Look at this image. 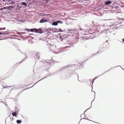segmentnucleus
Segmentation results:
<instances>
[{
    "mask_svg": "<svg viewBox=\"0 0 124 124\" xmlns=\"http://www.w3.org/2000/svg\"><path fill=\"white\" fill-rule=\"evenodd\" d=\"M50 31H53L54 30V28H50Z\"/></svg>",
    "mask_w": 124,
    "mask_h": 124,
    "instance_id": "obj_48",
    "label": "nucleus"
},
{
    "mask_svg": "<svg viewBox=\"0 0 124 124\" xmlns=\"http://www.w3.org/2000/svg\"><path fill=\"white\" fill-rule=\"evenodd\" d=\"M103 73L102 74H101V75H99V76H98V77H99V76H101V75H103V74L104 73Z\"/></svg>",
    "mask_w": 124,
    "mask_h": 124,
    "instance_id": "obj_54",
    "label": "nucleus"
},
{
    "mask_svg": "<svg viewBox=\"0 0 124 124\" xmlns=\"http://www.w3.org/2000/svg\"><path fill=\"white\" fill-rule=\"evenodd\" d=\"M15 112L16 113L18 114V113L19 112V109L16 107H15Z\"/></svg>",
    "mask_w": 124,
    "mask_h": 124,
    "instance_id": "obj_26",
    "label": "nucleus"
},
{
    "mask_svg": "<svg viewBox=\"0 0 124 124\" xmlns=\"http://www.w3.org/2000/svg\"><path fill=\"white\" fill-rule=\"evenodd\" d=\"M54 29L56 31H58V30L57 28H55Z\"/></svg>",
    "mask_w": 124,
    "mask_h": 124,
    "instance_id": "obj_52",
    "label": "nucleus"
},
{
    "mask_svg": "<svg viewBox=\"0 0 124 124\" xmlns=\"http://www.w3.org/2000/svg\"><path fill=\"white\" fill-rule=\"evenodd\" d=\"M30 31L32 32H35L36 33V30L35 29V28L34 29H30Z\"/></svg>",
    "mask_w": 124,
    "mask_h": 124,
    "instance_id": "obj_20",
    "label": "nucleus"
},
{
    "mask_svg": "<svg viewBox=\"0 0 124 124\" xmlns=\"http://www.w3.org/2000/svg\"><path fill=\"white\" fill-rule=\"evenodd\" d=\"M31 37L32 39H33L34 38V37Z\"/></svg>",
    "mask_w": 124,
    "mask_h": 124,
    "instance_id": "obj_57",
    "label": "nucleus"
},
{
    "mask_svg": "<svg viewBox=\"0 0 124 124\" xmlns=\"http://www.w3.org/2000/svg\"><path fill=\"white\" fill-rule=\"evenodd\" d=\"M61 35L64 39L69 36L68 34H62Z\"/></svg>",
    "mask_w": 124,
    "mask_h": 124,
    "instance_id": "obj_11",
    "label": "nucleus"
},
{
    "mask_svg": "<svg viewBox=\"0 0 124 124\" xmlns=\"http://www.w3.org/2000/svg\"><path fill=\"white\" fill-rule=\"evenodd\" d=\"M11 121V117H10V116L9 115L8 116L6 119L5 120V124H6V123L8 122V123H9Z\"/></svg>",
    "mask_w": 124,
    "mask_h": 124,
    "instance_id": "obj_6",
    "label": "nucleus"
},
{
    "mask_svg": "<svg viewBox=\"0 0 124 124\" xmlns=\"http://www.w3.org/2000/svg\"><path fill=\"white\" fill-rule=\"evenodd\" d=\"M91 26H92L93 28L94 29L95 31V32H93L92 33L93 35H94L96 34H95L96 32L97 33H98L99 30L100 29V27L99 25H95L94 24L93 22H92L91 24H86L85 25V26L86 28H89Z\"/></svg>",
    "mask_w": 124,
    "mask_h": 124,
    "instance_id": "obj_2",
    "label": "nucleus"
},
{
    "mask_svg": "<svg viewBox=\"0 0 124 124\" xmlns=\"http://www.w3.org/2000/svg\"><path fill=\"white\" fill-rule=\"evenodd\" d=\"M50 28H47L46 29V30H45L47 31H50Z\"/></svg>",
    "mask_w": 124,
    "mask_h": 124,
    "instance_id": "obj_38",
    "label": "nucleus"
},
{
    "mask_svg": "<svg viewBox=\"0 0 124 124\" xmlns=\"http://www.w3.org/2000/svg\"><path fill=\"white\" fill-rule=\"evenodd\" d=\"M48 77V76H46V77H44V78H43L41 79L40 80H39V81H38L36 83H35L33 85V86L35 85V84H37L38 82H39L40 81L42 80L45 79V78H47Z\"/></svg>",
    "mask_w": 124,
    "mask_h": 124,
    "instance_id": "obj_15",
    "label": "nucleus"
},
{
    "mask_svg": "<svg viewBox=\"0 0 124 124\" xmlns=\"http://www.w3.org/2000/svg\"><path fill=\"white\" fill-rule=\"evenodd\" d=\"M33 87V86L30 87H29V88H27L26 89H23V90H22L21 91H20V92L18 93V94H19V95L21 93H22L25 90H26L27 89H29L30 88H32V87Z\"/></svg>",
    "mask_w": 124,
    "mask_h": 124,
    "instance_id": "obj_12",
    "label": "nucleus"
},
{
    "mask_svg": "<svg viewBox=\"0 0 124 124\" xmlns=\"http://www.w3.org/2000/svg\"><path fill=\"white\" fill-rule=\"evenodd\" d=\"M62 32V29L61 28H60L58 30V31H53V32L54 33V32Z\"/></svg>",
    "mask_w": 124,
    "mask_h": 124,
    "instance_id": "obj_31",
    "label": "nucleus"
},
{
    "mask_svg": "<svg viewBox=\"0 0 124 124\" xmlns=\"http://www.w3.org/2000/svg\"><path fill=\"white\" fill-rule=\"evenodd\" d=\"M30 29H29L28 28H26L25 29V31H26L28 32H29L30 31Z\"/></svg>",
    "mask_w": 124,
    "mask_h": 124,
    "instance_id": "obj_39",
    "label": "nucleus"
},
{
    "mask_svg": "<svg viewBox=\"0 0 124 124\" xmlns=\"http://www.w3.org/2000/svg\"><path fill=\"white\" fill-rule=\"evenodd\" d=\"M98 77H96L94 78L92 81H91V83L92 84V85H93V83L94 82V80H95L96 78H97Z\"/></svg>",
    "mask_w": 124,
    "mask_h": 124,
    "instance_id": "obj_28",
    "label": "nucleus"
},
{
    "mask_svg": "<svg viewBox=\"0 0 124 124\" xmlns=\"http://www.w3.org/2000/svg\"><path fill=\"white\" fill-rule=\"evenodd\" d=\"M18 22H23V21L20 20L19 19H18Z\"/></svg>",
    "mask_w": 124,
    "mask_h": 124,
    "instance_id": "obj_50",
    "label": "nucleus"
},
{
    "mask_svg": "<svg viewBox=\"0 0 124 124\" xmlns=\"http://www.w3.org/2000/svg\"><path fill=\"white\" fill-rule=\"evenodd\" d=\"M58 24V23L57 21H56L53 22L52 24V25L54 26H57Z\"/></svg>",
    "mask_w": 124,
    "mask_h": 124,
    "instance_id": "obj_16",
    "label": "nucleus"
},
{
    "mask_svg": "<svg viewBox=\"0 0 124 124\" xmlns=\"http://www.w3.org/2000/svg\"><path fill=\"white\" fill-rule=\"evenodd\" d=\"M45 30H46V28H43V31H42V33H47V31H46Z\"/></svg>",
    "mask_w": 124,
    "mask_h": 124,
    "instance_id": "obj_29",
    "label": "nucleus"
},
{
    "mask_svg": "<svg viewBox=\"0 0 124 124\" xmlns=\"http://www.w3.org/2000/svg\"><path fill=\"white\" fill-rule=\"evenodd\" d=\"M94 100V99L93 100V101H91V107L90 108H89L87 109L84 112L83 114H85V113L86 111L87 110H88L89 109H90V108H91L92 107V102Z\"/></svg>",
    "mask_w": 124,
    "mask_h": 124,
    "instance_id": "obj_33",
    "label": "nucleus"
},
{
    "mask_svg": "<svg viewBox=\"0 0 124 124\" xmlns=\"http://www.w3.org/2000/svg\"><path fill=\"white\" fill-rule=\"evenodd\" d=\"M45 0L47 2H48L49 0Z\"/></svg>",
    "mask_w": 124,
    "mask_h": 124,
    "instance_id": "obj_61",
    "label": "nucleus"
},
{
    "mask_svg": "<svg viewBox=\"0 0 124 124\" xmlns=\"http://www.w3.org/2000/svg\"><path fill=\"white\" fill-rule=\"evenodd\" d=\"M8 6V10H11V9H13L12 8H15V7L14 5H13L12 6Z\"/></svg>",
    "mask_w": 124,
    "mask_h": 124,
    "instance_id": "obj_10",
    "label": "nucleus"
},
{
    "mask_svg": "<svg viewBox=\"0 0 124 124\" xmlns=\"http://www.w3.org/2000/svg\"><path fill=\"white\" fill-rule=\"evenodd\" d=\"M58 23H59L60 24H62L63 23V22L62 21H57Z\"/></svg>",
    "mask_w": 124,
    "mask_h": 124,
    "instance_id": "obj_40",
    "label": "nucleus"
},
{
    "mask_svg": "<svg viewBox=\"0 0 124 124\" xmlns=\"http://www.w3.org/2000/svg\"><path fill=\"white\" fill-rule=\"evenodd\" d=\"M112 2L111 1L109 0L105 1L104 2V4L106 5H109Z\"/></svg>",
    "mask_w": 124,
    "mask_h": 124,
    "instance_id": "obj_8",
    "label": "nucleus"
},
{
    "mask_svg": "<svg viewBox=\"0 0 124 124\" xmlns=\"http://www.w3.org/2000/svg\"><path fill=\"white\" fill-rule=\"evenodd\" d=\"M15 36H16L15 35H11V36L13 37H15Z\"/></svg>",
    "mask_w": 124,
    "mask_h": 124,
    "instance_id": "obj_58",
    "label": "nucleus"
},
{
    "mask_svg": "<svg viewBox=\"0 0 124 124\" xmlns=\"http://www.w3.org/2000/svg\"><path fill=\"white\" fill-rule=\"evenodd\" d=\"M3 2H6V0H3Z\"/></svg>",
    "mask_w": 124,
    "mask_h": 124,
    "instance_id": "obj_64",
    "label": "nucleus"
},
{
    "mask_svg": "<svg viewBox=\"0 0 124 124\" xmlns=\"http://www.w3.org/2000/svg\"><path fill=\"white\" fill-rule=\"evenodd\" d=\"M67 47L70 48V46H66L64 47H61L60 48V50H64V49H66V48H67Z\"/></svg>",
    "mask_w": 124,
    "mask_h": 124,
    "instance_id": "obj_21",
    "label": "nucleus"
},
{
    "mask_svg": "<svg viewBox=\"0 0 124 124\" xmlns=\"http://www.w3.org/2000/svg\"><path fill=\"white\" fill-rule=\"evenodd\" d=\"M83 119H87L88 120H89V121H91V120H90L89 119H88V118H87V117H86V118H85V117H84L83 118ZM93 121L94 122H95V123H98V124H99V123H98L97 122H95L94 121Z\"/></svg>",
    "mask_w": 124,
    "mask_h": 124,
    "instance_id": "obj_36",
    "label": "nucleus"
},
{
    "mask_svg": "<svg viewBox=\"0 0 124 124\" xmlns=\"http://www.w3.org/2000/svg\"><path fill=\"white\" fill-rule=\"evenodd\" d=\"M58 72V71H56L54 72H53V73H52L51 74H49L48 75V77L50 76H51L53 75H55V73H57Z\"/></svg>",
    "mask_w": 124,
    "mask_h": 124,
    "instance_id": "obj_27",
    "label": "nucleus"
},
{
    "mask_svg": "<svg viewBox=\"0 0 124 124\" xmlns=\"http://www.w3.org/2000/svg\"><path fill=\"white\" fill-rule=\"evenodd\" d=\"M1 28L3 30H5L6 29V28L5 27Z\"/></svg>",
    "mask_w": 124,
    "mask_h": 124,
    "instance_id": "obj_56",
    "label": "nucleus"
},
{
    "mask_svg": "<svg viewBox=\"0 0 124 124\" xmlns=\"http://www.w3.org/2000/svg\"><path fill=\"white\" fill-rule=\"evenodd\" d=\"M50 31H47V33H46L45 34H45H48V33H51V32H50Z\"/></svg>",
    "mask_w": 124,
    "mask_h": 124,
    "instance_id": "obj_47",
    "label": "nucleus"
},
{
    "mask_svg": "<svg viewBox=\"0 0 124 124\" xmlns=\"http://www.w3.org/2000/svg\"><path fill=\"white\" fill-rule=\"evenodd\" d=\"M12 115L13 116H15L16 117H17V116L18 114L16 113V112H12Z\"/></svg>",
    "mask_w": 124,
    "mask_h": 124,
    "instance_id": "obj_19",
    "label": "nucleus"
},
{
    "mask_svg": "<svg viewBox=\"0 0 124 124\" xmlns=\"http://www.w3.org/2000/svg\"><path fill=\"white\" fill-rule=\"evenodd\" d=\"M80 64V66H83V65L82 64V63L81 64Z\"/></svg>",
    "mask_w": 124,
    "mask_h": 124,
    "instance_id": "obj_63",
    "label": "nucleus"
},
{
    "mask_svg": "<svg viewBox=\"0 0 124 124\" xmlns=\"http://www.w3.org/2000/svg\"><path fill=\"white\" fill-rule=\"evenodd\" d=\"M117 18L118 19L120 20H119V21H118L117 22H118V23L117 24H116V25H117V24H121L122 23V21H120V20H123V21H124V18H119V17H117Z\"/></svg>",
    "mask_w": 124,
    "mask_h": 124,
    "instance_id": "obj_9",
    "label": "nucleus"
},
{
    "mask_svg": "<svg viewBox=\"0 0 124 124\" xmlns=\"http://www.w3.org/2000/svg\"><path fill=\"white\" fill-rule=\"evenodd\" d=\"M49 20L47 19L45 17L42 18L41 19L39 22L40 23H43L45 22H48Z\"/></svg>",
    "mask_w": 124,
    "mask_h": 124,
    "instance_id": "obj_4",
    "label": "nucleus"
},
{
    "mask_svg": "<svg viewBox=\"0 0 124 124\" xmlns=\"http://www.w3.org/2000/svg\"><path fill=\"white\" fill-rule=\"evenodd\" d=\"M45 38H44L43 39H42V40H43V41L45 40Z\"/></svg>",
    "mask_w": 124,
    "mask_h": 124,
    "instance_id": "obj_60",
    "label": "nucleus"
},
{
    "mask_svg": "<svg viewBox=\"0 0 124 124\" xmlns=\"http://www.w3.org/2000/svg\"><path fill=\"white\" fill-rule=\"evenodd\" d=\"M43 28V27H41L38 29L35 28V29L36 30V33H39V34H42V33Z\"/></svg>",
    "mask_w": 124,
    "mask_h": 124,
    "instance_id": "obj_5",
    "label": "nucleus"
},
{
    "mask_svg": "<svg viewBox=\"0 0 124 124\" xmlns=\"http://www.w3.org/2000/svg\"><path fill=\"white\" fill-rule=\"evenodd\" d=\"M45 62L46 63H49V64H50V63L49 62H48L47 61H45Z\"/></svg>",
    "mask_w": 124,
    "mask_h": 124,
    "instance_id": "obj_55",
    "label": "nucleus"
},
{
    "mask_svg": "<svg viewBox=\"0 0 124 124\" xmlns=\"http://www.w3.org/2000/svg\"><path fill=\"white\" fill-rule=\"evenodd\" d=\"M20 5H23V6H25L26 7L27 6V4L25 2H22L21 3H20Z\"/></svg>",
    "mask_w": 124,
    "mask_h": 124,
    "instance_id": "obj_14",
    "label": "nucleus"
},
{
    "mask_svg": "<svg viewBox=\"0 0 124 124\" xmlns=\"http://www.w3.org/2000/svg\"><path fill=\"white\" fill-rule=\"evenodd\" d=\"M36 58L37 59H39L40 58V56L39 55V53H38L35 54Z\"/></svg>",
    "mask_w": 124,
    "mask_h": 124,
    "instance_id": "obj_18",
    "label": "nucleus"
},
{
    "mask_svg": "<svg viewBox=\"0 0 124 124\" xmlns=\"http://www.w3.org/2000/svg\"><path fill=\"white\" fill-rule=\"evenodd\" d=\"M46 16H48L49 17H51V15L50 14H46Z\"/></svg>",
    "mask_w": 124,
    "mask_h": 124,
    "instance_id": "obj_37",
    "label": "nucleus"
},
{
    "mask_svg": "<svg viewBox=\"0 0 124 124\" xmlns=\"http://www.w3.org/2000/svg\"><path fill=\"white\" fill-rule=\"evenodd\" d=\"M50 38H45V40L46 42H48V39H50Z\"/></svg>",
    "mask_w": 124,
    "mask_h": 124,
    "instance_id": "obj_30",
    "label": "nucleus"
},
{
    "mask_svg": "<svg viewBox=\"0 0 124 124\" xmlns=\"http://www.w3.org/2000/svg\"><path fill=\"white\" fill-rule=\"evenodd\" d=\"M120 67V66H115V67H112L110 69V70L111 69H112L115 67V68H116V67Z\"/></svg>",
    "mask_w": 124,
    "mask_h": 124,
    "instance_id": "obj_45",
    "label": "nucleus"
},
{
    "mask_svg": "<svg viewBox=\"0 0 124 124\" xmlns=\"http://www.w3.org/2000/svg\"><path fill=\"white\" fill-rule=\"evenodd\" d=\"M12 87V86H10L8 87L7 86H6L3 87V88H5L8 87Z\"/></svg>",
    "mask_w": 124,
    "mask_h": 124,
    "instance_id": "obj_49",
    "label": "nucleus"
},
{
    "mask_svg": "<svg viewBox=\"0 0 124 124\" xmlns=\"http://www.w3.org/2000/svg\"><path fill=\"white\" fill-rule=\"evenodd\" d=\"M15 4V1L11 0V2L10 3V4L11 5H13Z\"/></svg>",
    "mask_w": 124,
    "mask_h": 124,
    "instance_id": "obj_34",
    "label": "nucleus"
},
{
    "mask_svg": "<svg viewBox=\"0 0 124 124\" xmlns=\"http://www.w3.org/2000/svg\"><path fill=\"white\" fill-rule=\"evenodd\" d=\"M67 30H68L67 29H64V30H63L62 31V32L64 31V32H66V31Z\"/></svg>",
    "mask_w": 124,
    "mask_h": 124,
    "instance_id": "obj_53",
    "label": "nucleus"
},
{
    "mask_svg": "<svg viewBox=\"0 0 124 124\" xmlns=\"http://www.w3.org/2000/svg\"><path fill=\"white\" fill-rule=\"evenodd\" d=\"M26 87V86L23 87L22 86H20L19 87H14L12 89H14V90H19V89H21L23 88H24L25 87Z\"/></svg>",
    "mask_w": 124,
    "mask_h": 124,
    "instance_id": "obj_7",
    "label": "nucleus"
},
{
    "mask_svg": "<svg viewBox=\"0 0 124 124\" xmlns=\"http://www.w3.org/2000/svg\"><path fill=\"white\" fill-rule=\"evenodd\" d=\"M40 15H42V16H46V14H40Z\"/></svg>",
    "mask_w": 124,
    "mask_h": 124,
    "instance_id": "obj_42",
    "label": "nucleus"
},
{
    "mask_svg": "<svg viewBox=\"0 0 124 124\" xmlns=\"http://www.w3.org/2000/svg\"><path fill=\"white\" fill-rule=\"evenodd\" d=\"M0 33H1L0 35H4V34H5V33H4L5 31H0Z\"/></svg>",
    "mask_w": 124,
    "mask_h": 124,
    "instance_id": "obj_41",
    "label": "nucleus"
},
{
    "mask_svg": "<svg viewBox=\"0 0 124 124\" xmlns=\"http://www.w3.org/2000/svg\"><path fill=\"white\" fill-rule=\"evenodd\" d=\"M98 52H97L96 54H92L91 56L89 58H91L92 57L96 55V54L98 53Z\"/></svg>",
    "mask_w": 124,
    "mask_h": 124,
    "instance_id": "obj_32",
    "label": "nucleus"
},
{
    "mask_svg": "<svg viewBox=\"0 0 124 124\" xmlns=\"http://www.w3.org/2000/svg\"><path fill=\"white\" fill-rule=\"evenodd\" d=\"M14 6H15V8L16 7H17L18 9H20V8H22L21 7L19 6V5L18 3H15V5H14Z\"/></svg>",
    "mask_w": 124,
    "mask_h": 124,
    "instance_id": "obj_17",
    "label": "nucleus"
},
{
    "mask_svg": "<svg viewBox=\"0 0 124 124\" xmlns=\"http://www.w3.org/2000/svg\"><path fill=\"white\" fill-rule=\"evenodd\" d=\"M121 5H120L122 8H124V4L122 3H121Z\"/></svg>",
    "mask_w": 124,
    "mask_h": 124,
    "instance_id": "obj_44",
    "label": "nucleus"
},
{
    "mask_svg": "<svg viewBox=\"0 0 124 124\" xmlns=\"http://www.w3.org/2000/svg\"><path fill=\"white\" fill-rule=\"evenodd\" d=\"M105 43H104L102 45H101L99 48V51L100 52H101L102 51L105 50L106 49V47L104 46V45Z\"/></svg>",
    "mask_w": 124,
    "mask_h": 124,
    "instance_id": "obj_3",
    "label": "nucleus"
},
{
    "mask_svg": "<svg viewBox=\"0 0 124 124\" xmlns=\"http://www.w3.org/2000/svg\"><path fill=\"white\" fill-rule=\"evenodd\" d=\"M75 64H68L62 67L61 69L59 71L62 70L70 68V69L69 70V71L68 72V73L69 74V78H71L72 75L76 74L78 77V74H77L75 71V70L76 69L75 66L73 67V66H75Z\"/></svg>",
    "mask_w": 124,
    "mask_h": 124,
    "instance_id": "obj_1",
    "label": "nucleus"
},
{
    "mask_svg": "<svg viewBox=\"0 0 124 124\" xmlns=\"http://www.w3.org/2000/svg\"><path fill=\"white\" fill-rule=\"evenodd\" d=\"M25 57L24 58H23L21 61L20 62H19L17 63L16 64H18L19 63H21L24 60H26L27 58V57L26 56V54H25Z\"/></svg>",
    "mask_w": 124,
    "mask_h": 124,
    "instance_id": "obj_13",
    "label": "nucleus"
},
{
    "mask_svg": "<svg viewBox=\"0 0 124 124\" xmlns=\"http://www.w3.org/2000/svg\"><path fill=\"white\" fill-rule=\"evenodd\" d=\"M22 122V121L21 120H17L16 121V122L17 124H21Z\"/></svg>",
    "mask_w": 124,
    "mask_h": 124,
    "instance_id": "obj_22",
    "label": "nucleus"
},
{
    "mask_svg": "<svg viewBox=\"0 0 124 124\" xmlns=\"http://www.w3.org/2000/svg\"><path fill=\"white\" fill-rule=\"evenodd\" d=\"M110 70V69H109L108 70H107V71H106L105 72H104V73H105L107 72H108V71H109Z\"/></svg>",
    "mask_w": 124,
    "mask_h": 124,
    "instance_id": "obj_59",
    "label": "nucleus"
},
{
    "mask_svg": "<svg viewBox=\"0 0 124 124\" xmlns=\"http://www.w3.org/2000/svg\"><path fill=\"white\" fill-rule=\"evenodd\" d=\"M9 38L10 39H16V38H12V37H9Z\"/></svg>",
    "mask_w": 124,
    "mask_h": 124,
    "instance_id": "obj_46",
    "label": "nucleus"
},
{
    "mask_svg": "<svg viewBox=\"0 0 124 124\" xmlns=\"http://www.w3.org/2000/svg\"><path fill=\"white\" fill-rule=\"evenodd\" d=\"M122 41H123L124 42V38L122 39Z\"/></svg>",
    "mask_w": 124,
    "mask_h": 124,
    "instance_id": "obj_62",
    "label": "nucleus"
},
{
    "mask_svg": "<svg viewBox=\"0 0 124 124\" xmlns=\"http://www.w3.org/2000/svg\"><path fill=\"white\" fill-rule=\"evenodd\" d=\"M2 8L4 9H8V6L4 7Z\"/></svg>",
    "mask_w": 124,
    "mask_h": 124,
    "instance_id": "obj_35",
    "label": "nucleus"
},
{
    "mask_svg": "<svg viewBox=\"0 0 124 124\" xmlns=\"http://www.w3.org/2000/svg\"><path fill=\"white\" fill-rule=\"evenodd\" d=\"M59 39L60 40V41H63V40L64 39L62 37L61 35H60V36L59 37Z\"/></svg>",
    "mask_w": 124,
    "mask_h": 124,
    "instance_id": "obj_25",
    "label": "nucleus"
},
{
    "mask_svg": "<svg viewBox=\"0 0 124 124\" xmlns=\"http://www.w3.org/2000/svg\"><path fill=\"white\" fill-rule=\"evenodd\" d=\"M115 7V8H116V9H117V8H119V7L118 6H116Z\"/></svg>",
    "mask_w": 124,
    "mask_h": 124,
    "instance_id": "obj_51",
    "label": "nucleus"
},
{
    "mask_svg": "<svg viewBox=\"0 0 124 124\" xmlns=\"http://www.w3.org/2000/svg\"><path fill=\"white\" fill-rule=\"evenodd\" d=\"M67 30H66V32L67 33H69V31H71V30H69L68 29H67Z\"/></svg>",
    "mask_w": 124,
    "mask_h": 124,
    "instance_id": "obj_43",
    "label": "nucleus"
},
{
    "mask_svg": "<svg viewBox=\"0 0 124 124\" xmlns=\"http://www.w3.org/2000/svg\"><path fill=\"white\" fill-rule=\"evenodd\" d=\"M5 34L4 35H8L9 34H11L12 33H11L10 32H8L7 31H5Z\"/></svg>",
    "mask_w": 124,
    "mask_h": 124,
    "instance_id": "obj_24",
    "label": "nucleus"
},
{
    "mask_svg": "<svg viewBox=\"0 0 124 124\" xmlns=\"http://www.w3.org/2000/svg\"><path fill=\"white\" fill-rule=\"evenodd\" d=\"M26 33L25 32H17L16 34H17L20 35L21 34H26Z\"/></svg>",
    "mask_w": 124,
    "mask_h": 124,
    "instance_id": "obj_23",
    "label": "nucleus"
}]
</instances>
